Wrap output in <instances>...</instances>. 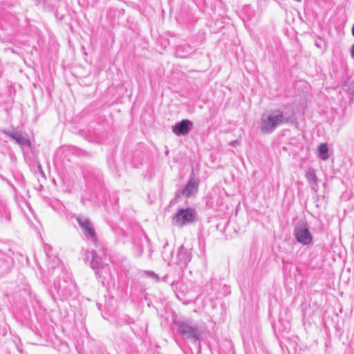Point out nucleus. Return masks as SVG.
<instances>
[{
	"label": "nucleus",
	"mask_w": 354,
	"mask_h": 354,
	"mask_svg": "<svg viewBox=\"0 0 354 354\" xmlns=\"http://www.w3.org/2000/svg\"><path fill=\"white\" fill-rule=\"evenodd\" d=\"M283 120V116L280 112L270 115H263L261 120V131L263 132L271 131L279 124H281Z\"/></svg>",
	"instance_id": "nucleus-1"
},
{
	"label": "nucleus",
	"mask_w": 354,
	"mask_h": 354,
	"mask_svg": "<svg viewBox=\"0 0 354 354\" xmlns=\"http://www.w3.org/2000/svg\"><path fill=\"white\" fill-rule=\"evenodd\" d=\"M174 219L176 223L180 225H185L193 222L195 219L194 211L190 208L180 209L176 214Z\"/></svg>",
	"instance_id": "nucleus-2"
},
{
	"label": "nucleus",
	"mask_w": 354,
	"mask_h": 354,
	"mask_svg": "<svg viewBox=\"0 0 354 354\" xmlns=\"http://www.w3.org/2000/svg\"><path fill=\"white\" fill-rule=\"evenodd\" d=\"M193 127V123L189 120H183L176 123L172 128V131L176 136L187 134Z\"/></svg>",
	"instance_id": "nucleus-3"
},
{
	"label": "nucleus",
	"mask_w": 354,
	"mask_h": 354,
	"mask_svg": "<svg viewBox=\"0 0 354 354\" xmlns=\"http://www.w3.org/2000/svg\"><path fill=\"white\" fill-rule=\"evenodd\" d=\"M295 234L297 241L304 245H308L312 242V236L306 227H297Z\"/></svg>",
	"instance_id": "nucleus-4"
},
{
	"label": "nucleus",
	"mask_w": 354,
	"mask_h": 354,
	"mask_svg": "<svg viewBox=\"0 0 354 354\" xmlns=\"http://www.w3.org/2000/svg\"><path fill=\"white\" fill-rule=\"evenodd\" d=\"M79 224L86 236H89L91 237L95 236V230L90 221L87 220L80 221Z\"/></svg>",
	"instance_id": "nucleus-5"
},
{
	"label": "nucleus",
	"mask_w": 354,
	"mask_h": 354,
	"mask_svg": "<svg viewBox=\"0 0 354 354\" xmlns=\"http://www.w3.org/2000/svg\"><path fill=\"white\" fill-rule=\"evenodd\" d=\"M197 192V185L192 180H190L186 187L183 190V193L184 195H185L187 197H189L192 195H194Z\"/></svg>",
	"instance_id": "nucleus-6"
},
{
	"label": "nucleus",
	"mask_w": 354,
	"mask_h": 354,
	"mask_svg": "<svg viewBox=\"0 0 354 354\" xmlns=\"http://www.w3.org/2000/svg\"><path fill=\"white\" fill-rule=\"evenodd\" d=\"M12 138L15 140L19 144L26 145L28 147L30 146V141L23 137V136L19 133H15L10 135Z\"/></svg>",
	"instance_id": "nucleus-7"
},
{
	"label": "nucleus",
	"mask_w": 354,
	"mask_h": 354,
	"mask_svg": "<svg viewBox=\"0 0 354 354\" xmlns=\"http://www.w3.org/2000/svg\"><path fill=\"white\" fill-rule=\"evenodd\" d=\"M328 146L326 144L323 143L319 146L318 152H319V155L321 156V158L323 160H326L328 158Z\"/></svg>",
	"instance_id": "nucleus-8"
},
{
	"label": "nucleus",
	"mask_w": 354,
	"mask_h": 354,
	"mask_svg": "<svg viewBox=\"0 0 354 354\" xmlns=\"http://www.w3.org/2000/svg\"><path fill=\"white\" fill-rule=\"evenodd\" d=\"M182 333H194L195 332V329L193 328H191L189 326H185L184 328L182 329Z\"/></svg>",
	"instance_id": "nucleus-9"
},
{
	"label": "nucleus",
	"mask_w": 354,
	"mask_h": 354,
	"mask_svg": "<svg viewBox=\"0 0 354 354\" xmlns=\"http://www.w3.org/2000/svg\"><path fill=\"white\" fill-rule=\"evenodd\" d=\"M351 55L352 58L354 59V44L352 46L351 50Z\"/></svg>",
	"instance_id": "nucleus-10"
},
{
	"label": "nucleus",
	"mask_w": 354,
	"mask_h": 354,
	"mask_svg": "<svg viewBox=\"0 0 354 354\" xmlns=\"http://www.w3.org/2000/svg\"><path fill=\"white\" fill-rule=\"evenodd\" d=\"M38 169H39V172H40L42 175H44V171H42V169H41V165H40L39 164L38 165Z\"/></svg>",
	"instance_id": "nucleus-11"
},
{
	"label": "nucleus",
	"mask_w": 354,
	"mask_h": 354,
	"mask_svg": "<svg viewBox=\"0 0 354 354\" xmlns=\"http://www.w3.org/2000/svg\"><path fill=\"white\" fill-rule=\"evenodd\" d=\"M352 34L354 36V24H353V26L352 28Z\"/></svg>",
	"instance_id": "nucleus-12"
}]
</instances>
